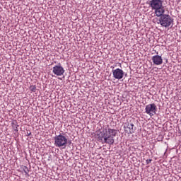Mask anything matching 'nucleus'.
Masks as SVG:
<instances>
[{
  "mask_svg": "<svg viewBox=\"0 0 181 181\" xmlns=\"http://www.w3.org/2000/svg\"><path fill=\"white\" fill-rule=\"evenodd\" d=\"M146 162L147 165H149V163H151L152 162V159L146 160Z\"/></svg>",
  "mask_w": 181,
  "mask_h": 181,
  "instance_id": "nucleus-12",
  "label": "nucleus"
},
{
  "mask_svg": "<svg viewBox=\"0 0 181 181\" xmlns=\"http://www.w3.org/2000/svg\"><path fill=\"white\" fill-rule=\"evenodd\" d=\"M156 111H158V107H156V105L155 103H151L146 105L145 112L148 115L153 117V115L156 114Z\"/></svg>",
  "mask_w": 181,
  "mask_h": 181,
  "instance_id": "nucleus-5",
  "label": "nucleus"
},
{
  "mask_svg": "<svg viewBox=\"0 0 181 181\" xmlns=\"http://www.w3.org/2000/svg\"><path fill=\"white\" fill-rule=\"evenodd\" d=\"M24 172H25V173H28V171H26V170H24Z\"/></svg>",
  "mask_w": 181,
  "mask_h": 181,
  "instance_id": "nucleus-13",
  "label": "nucleus"
},
{
  "mask_svg": "<svg viewBox=\"0 0 181 181\" xmlns=\"http://www.w3.org/2000/svg\"><path fill=\"white\" fill-rule=\"evenodd\" d=\"M112 72L114 78H115L116 80H122V78H124V72L122 69L117 68L116 69H113Z\"/></svg>",
  "mask_w": 181,
  "mask_h": 181,
  "instance_id": "nucleus-7",
  "label": "nucleus"
},
{
  "mask_svg": "<svg viewBox=\"0 0 181 181\" xmlns=\"http://www.w3.org/2000/svg\"><path fill=\"white\" fill-rule=\"evenodd\" d=\"M156 54H159V52H156Z\"/></svg>",
  "mask_w": 181,
  "mask_h": 181,
  "instance_id": "nucleus-14",
  "label": "nucleus"
},
{
  "mask_svg": "<svg viewBox=\"0 0 181 181\" xmlns=\"http://www.w3.org/2000/svg\"><path fill=\"white\" fill-rule=\"evenodd\" d=\"M54 145L57 148H66V146H67V142L69 140L66 136L60 134L54 138Z\"/></svg>",
  "mask_w": 181,
  "mask_h": 181,
  "instance_id": "nucleus-3",
  "label": "nucleus"
},
{
  "mask_svg": "<svg viewBox=\"0 0 181 181\" xmlns=\"http://www.w3.org/2000/svg\"><path fill=\"white\" fill-rule=\"evenodd\" d=\"M147 5L151 7L152 11H154L156 16L159 18L165 13V6L162 0H151L147 1Z\"/></svg>",
  "mask_w": 181,
  "mask_h": 181,
  "instance_id": "nucleus-2",
  "label": "nucleus"
},
{
  "mask_svg": "<svg viewBox=\"0 0 181 181\" xmlns=\"http://www.w3.org/2000/svg\"><path fill=\"white\" fill-rule=\"evenodd\" d=\"M30 91H32V93H36V86L31 85L30 86Z\"/></svg>",
  "mask_w": 181,
  "mask_h": 181,
  "instance_id": "nucleus-11",
  "label": "nucleus"
},
{
  "mask_svg": "<svg viewBox=\"0 0 181 181\" xmlns=\"http://www.w3.org/2000/svg\"><path fill=\"white\" fill-rule=\"evenodd\" d=\"M134 125L132 123H126L124 126V132L127 134H134L135 132Z\"/></svg>",
  "mask_w": 181,
  "mask_h": 181,
  "instance_id": "nucleus-8",
  "label": "nucleus"
},
{
  "mask_svg": "<svg viewBox=\"0 0 181 181\" xmlns=\"http://www.w3.org/2000/svg\"><path fill=\"white\" fill-rule=\"evenodd\" d=\"M64 68L62 67V64H58L54 66L52 68V73L55 75V76H63L64 74Z\"/></svg>",
  "mask_w": 181,
  "mask_h": 181,
  "instance_id": "nucleus-6",
  "label": "nucleus"
},
{
  "mask_svg": "<svg viewBox=\"0 0 181 181\" xmlns=\"http://www.w3.org/2000/svg\"><path fill=\"white\" fill-rule=\"evenodd\" d=\"M159 21L158 23H159L163 28H169L173 23V20L172 17L168 14H162L159 16Z\"/></svg>",
  "mask_w": 181,
  "mask_h": 181,
  "instance_id": "nucleus-4",
  "label": "nucleus"
},
{
  "mask_svg": "<svg viewBox=\"0 0 181 181\" xmlns=\"http://www.w3.org/2000/svg\"><path fill=\"white\" fill-rule=\"evenodd\" d=\"M117 129L108 128L105 129L103 132H100L97 136L100 141L103 140V144H107L108 145H114V137L117 136Z\"/></svg>",
  "mask_w": 181,
  "mask_h": 181,
  "instance_id": "nucleus-1",
  "label": "nucleus"
},
{
  "mask_svg": "<svg viewBox=\"0 0 181 181\" xmlns=\"http://www.w3.org/2000/svg\"><path fill=\"white\" fill-rule=\"evenodd\" d=\"M151 60L156 66H160L163 63V59L160 55H154L152 57Z\"/></svg>",
  "mask_w": 181,
  "mask_h": 181,
  "instance_id": "nucleus-9",
  "label": "nucleus"
},
{
  "mask_svg": "<svg viewBox=\"0 0 181 181\" xmlns=\"http://www.w3.org/2000/svg\"><path fill=\"white\" fill-rule=\"evenodd\" d=\"M11 125H12V128L14 129V131H16V132H18V127H19L18 125V122H13L11 123Z\"/></svg>",
  "mask_w": 181,
  "mask_h": 181,
  "instance_id": "nucleus-10",
  "label": "nucleus"
}]
</instances>
